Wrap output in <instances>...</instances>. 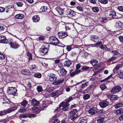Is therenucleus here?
I'll return each instance as SVG.
<instances>
[{
  "instance_id": "obj_1",
  "label": "nucleus",
  "mask_w": 123,
  "mask_h": 123,
  "mask_svg": "<svg viewBox=\"0 0 123 123\" xmlns=\"http://www.w3.org/2000/svg\"><path fill=\"white\" fill-rule=\"evenodd\" d=\"M49 45L48 44L44 43L42 47L40 49L41 54L42 55L46 54L48 52Z\"/></svg>"
},
{
  "instance_id": "obj_2",
  "label": "nucleus",
  "mask_w": 123,
  "mask_h": 123,
  "mask_svg": "<svg viewBox=\"0 0 123 123\" xmlns=\"http://www.w3.org/2000/svg\"><path fill=\"white\" fill-rule=\"evenodd\" d=\"M17 90L14 87H9L7 90V92L9 94H11L14 96H17Z\"/></svg>"
},
{
  "instance_id": "obj_3",
  "label": "nucleus",
  "mask_w": 123,
  "mask_h": 123,
  "mask_svg": "<svg viewBox=\"0 0 123 123\" xmlns=\"http://www.w3.org/2000/svg\"><path fill=\"white\" fill-rule=\"evenodd\" d=\"M50 42L53 45H56L58 44L60 42L57 38L56 37L52 36L50 38Z\"/></svg>"
},
{
  "instance_id": "obj_4",
  "label": "nucleus",
  "mask_w": 123,
  "mask_h": 123,
  "mask_svg": "<svg viewBox=\"0 0 123 123\" xmlns=\"http://www.w3.org/2000/svg\"><path fill=\"white\" fill-rule=\"evenodd\" d=\"M62 107H63L62 110L66 111L68 110L69 107V104L68 103L62 102L59 105V108Z\"/></svg>"
},
{
  "instance_id": "obj_5",
  "label": "nucleus",
  "mask_w": 123,
  "mask_h": 123,
  "mask_svg": "<svg viewBox=\"0 0 123 123\" xmlns=\"http://www.w3.org/2000/svg\"><path fill=\"white\" fill-rule=\"evenodd\" d=\"M59 37L60 38H65L68 35L67 32L65 31H61L59 32L58 33Z\"/></svg>"
},
{
  "instance_id": "obj_6",
  "label": "nucleus",
  "mask_w": 123,
  "mask_h": 123,
  "mask_svg": "<svg viewBox=\"0 0 123 123\" xmlns=\"http://www.w3.org/2000/svg\"><path fill=\"white\" fill-rule=\"evenodd\" d=\"M0 42L6 43H10L9 41L6 39L5 36L2 35L0 36Z\"/></svg>"
},
{
  "instance_id": "obj_7",
  "label": "nucleus",
  "mask_w": 123,
  "mask_h": 123,
  "mask_svg": "<svg viewBox=\"0 0 123 123\" xmlns=\"http://www.w3.org/2000/svg\"><path fill=\"white\" fill-rule=\"evenodd\" d=\"M122 89V88L120 86H116L112 88L111 90V92L116 93L120 91Z\"/></svg>"
},
{
  "instance_id": "obj_8",
  "label": "nucleus",
  "mask_w": 123,
  "mask_h": 123,
  "mask_svg": "<svg viewBox=\"0 0 123 123\" xmlns=\"http://www.w3.org/2000/svg\"><path fill=\"white\" fill-rule=\"evenodd\" d=\"M67 14L69 16L73 17L76 15V12L70 9H67L66 11Z\"/></svg>"
},
{
  "instance_id": "obj_9",
  "label": "nucleus",
  "mask_w": 123,
  "mask_h": 123,
  "mask_svg": "<svg viewBox=\"0 0 123 123\" xmlns=\"http://www.w3.org/2000/svg\"><path fill=\"white\" fill-rule=\"evenodd\" d=\"M109 103L108 101L106 100H105L99 103V105L101 107L103 108L108 105Z\"/></svg>"
},
{
  "instance_id": "obj_10",
  "label": "nucleus",
  "mask_w": 123,
  "mask_h": 123,
  "mask_svg": "<svg viewBox=\"0 0 123 123\" xmlns=\"http://www.w3.org/2000/svg\"><path fill=\"white\" fill-rule=\"evenodd\" d=\"M55 10L60 15H63L64 12V9H62L60 7H58L55 8Z\"/></svg>"
},
{
  "instance_id": "obj_11",
  "label": "nucleus",
  "mask_w": 123,
  "mask_h": 123,
  "mask_svg": "<svg viewBox=\"0 0 123 123\" xmlns=\"http://www.w3.org/2000/svg\"><path fill=\"white\" fill-rule=\"evenodd\" d=\"M98 111L97 109L95 107L91 108L88 111L89 114L93 115L96 113Z\"/></svg>"
},
{
  "instance_id": "obj_12",
  "label": "nucleus",
  "mask_w": 123,
  "mask_h": 123,
  "mask_svg": "<svg viewBox=\"0 0 123 123\" xmlns=\"http://www.w3.org/2000/svg\"><path fill=\"white\" fill-rule=\"evenodd\" d=\"M109 14L110 18H117L116 12L113 11H109Z\"/></svg>"
},
{
  "instance_id": "obj_13",
  "label": "nucleus",
  "mask_w": 123,
  "mask_h": 123,
  "mask_svg": "<svg viewBox=\"0 0 123 123\" xmlns=\"http://www.w3.org/2000/svg\"><path fill=\"white\" fill-rule=\"evenodd\" d=\"M10 43L11 47L14 49H16L18 48L20 46V45L18 43Z\"/></svg>"
},
{
  "instance_id": "obj_14",
  "label": "nucleus",
  "mask_w": 123,
  "mask_h": 123,
  "mask_svg": "<svg viewBox=\"0 0 123 123\" xmlns=\"http://www.w3.org/2000/svg\"><path fill=\"white\" fill-rule=\"evenodd\" d=\"M57 79L56 75L53 74H50L49 76V80L51 81H55Z\"/></svg>"
},
{
  "instance_id": "obj_15",
  "label": "nucleus",
  "mask_w": 123,
  "mask_h": 123,
  "mask_svg": "<svg viewBox=\"0 0 123 123\" xmlns=\"http://www.w3.org/2000/svg\"><path fill=\"white\" fill-rule=\"evenodd\" d=\"M91 40L94 42L98 41L99 40V37L96 35H92L91 36Z\"/></svg>"
},
{
  "instance_id": "obj_16",
  "label": "nucleus",
  "mask_w": 123,
  "mask_h": 123,
  "mask_svg": "<svg viewBox=\"0 0 123 123\" xmlns=\"http://www.w3.org/2000/svg\"><path fill=\"white\" fill-rule=\"evenodd\" d=\"M64 80V79H62L56 81H55L52 83V84L54 85H57L61 84L63 82Z\"/></svg>"
},
{
  "instance_id": "obj_17",
  "label": "nucleus",
  "mask_w": 123,
  "mask_h": 123,
  "mask_svg": "<svg viewBox=\"0 0 123 123\" xmlns=\"http://www.w3.org/2000/svg\"><path fill=\"white\" fill-rule=\"evenodd\" d=\"M78 47L77 46L75 45L72 44L70 45L67 46L66 49L68 51H69L72 49Z\"/></svg>"
},
{
  "instance_id": "obj_18",
  "label": "nucleus",
  "mask_w": 123,
  "mask_h": 123,
  "mask_svg": "<svg viewBox=\"0 0 123 123\" xmlns=\"http://www.w3.org/2000/svg\"><path fill=\"white\" fill-rule=\"evenodd\" d=\"M123 24L119 21H118L116 23L115 26L116 28L120 29L123 27Z\"/></svg>"
},
{
  "instance_id": "obj_19",
  "label": "nucleus",
  "mask_w": 123,
  "mask_h": 123,
  "mask_svg": "<svg viewBox=\"0 0 123 123\" xmlns=\"http://www.w3.org/2000/svg\"><path fill=\"white\" fill-rule=\"evenodd\" d=\"M67 73V71L65 69L62 68L59 71V74L60 75H64Z\"/></svg>"
},
{
  "instance_id": "obj_20",
  "label": "nucleus",
  "mask_w": 123,
  "mask_h": 123,
  "mask_svg": "<svg viewBox=\"0 0 123 123\" xmlns=\"http://www.w3.org/2000/svg\"><path fill=\"white\" fill-rule=\"evenodd\" d=\"M24 17V15L22 13H19L16 15L15 17L17 19H23Z\"/></svg>"
},
{
  "instance_id": "obj_21",
  "label": "nucleus",
  "mask_w": 123,
  "mask_h": 123,
  "mask_svg": "<svg viewBox=\"0 0 123 123\" xmlns=\"http://www.w3.org/2000/svg\"><path fill=\"white\" fill-rule=\"evenodd\" d=\"M32 20L34 22H38L40 20V18L38 15L34 16L32 18Z\"/></svg>"
},
{
  "instance_id": "obj_22",
  "label": "nucleus",
  "mask_w": 123,
  "mask_h": 123,
  "mask_svg": "<svg viewBox=\"0 0 123 123\" xmlns=\"http://www.w3.org/2000/svg\"><path fill=\"white\" fill-rule=\"evenodd\" d=\"M78 110L76 109H75L73 110H71L69 112V115H77V112Z\"/></svg>"
},
{
  "instance_id": "obj_23",
  "label": "nucleus",
  "mask_w": 123,
  "mask_h": 123,
  "mask_svg": "<svg viewBox=\"0 0 123 123\" xmlns=\"http://www.w3.org/2000/svg\"><path fill=\"white\" fill-rule=\"evenodd\" d=\"M105 116H101L99 117V119L97 120L98 123H103L104 122Z\"/></svg>"
},
{
  "instance_id": "obj_24",
  "label": "nucleus",
  "mask_w": 123,
  "mask_h": 123,
  "mask_svg": "<svg viewBox=\"0 0 123 123\" xmlns=\"http://www.w3.org/2000/svg\"><path fill=\"white\" fill-rule=\"evenodd\" d=\"M117 76L121 79H123V71L120 70L117 72Z\"/></svg>"
},
{
  "instance_id": "obj_25",
  "label": "nucleus",
  "mask_w": 123,
  "mask_h": 123,
  "mask_svg": "<svg viewBox=\"0 0 123 123\" xmlns=\"http://www.w3.org/2000/svg\"><path fill=\"white\" fill-rule=\"evenodd\" d=\"M21 73L25 75H29L30 72L27 69L21 71Z\"/></svg>"
},
{
  "instance_id": "obj_26",
  "label": "nucleus",
  "mask_w": 123,
  "mask_h": 123,
  "mask_svg": "<svg viewBox=\"0 0 123 123\" xmlns=\"http://www.w3.org/2000/svg\"><path fill=\"white\" fill-rule=\"evenodd\" d=\"M71 64V62L68 60L66 61L64 63V66L67 67H69Z\"/></svg>"
},
{
  "instance_id": "obj_27",
  "label": "nucleus",
  "mask_w": 123,
  "mask_h": 123,
  "mask_svg": "<svg viewBox=\"0 0 123 123\" xmlns=\"http://www.w3.org/2000/svg\"><path fill=\"white\" fill-rule=\"evenodd\" d=\"M57 116L56 115H55L52 118V120H53V123H60V121L57 119H56Z\"/></svg>"
},
{
  "instance_id": "obj_28",
  "label": "nucleus",
  "mask_w": 123,
  "mask_h": 123,
  "mask_svg": "<svg viewBox=\"0 0 123 123\" xmlns=\"http://www.w3.org/2000/svg\"><path fill=\"white\" fill-rule=\"evenodd\" d=\"M31 104L32 105H38L39 104V102L35 98H34L32 100Z\"/></svg>"
},
{
  "instance_id": "obj_29",
  "label": "nucleus",
  "mask_w": 123,
  "mask_h": 123,
  "mask_svg": "<svg viewBox=\"0 0 123 123\" xmlns=\"http://www.w3.org/2000/svg\"><path fill=\"white\" fill-rule=\"evenodd\" d=\"M89 81L85 82V83L82 84L80 86V88L82 89H84L86 87L88 86Z\"/></svg>"
},
{
  "instance_id": "obj_30",
  "label": "nucleus",
  "mask_w": 123,
  "mask_h": 123,
  "mask_svg": "<svg viewBox=\"0 0 123 123\" xmlns=\"http://www.w3.org/2000/svg\"><path fill=\"white\" fill-rule=\"evenodd\" d=\"M116 113L117 114H123V109L121 108L117 110L116 111Z\"/></svg>"
},
{
  "instance_id": "obj_31",
  "label": "nucleus",
  "mask_w": 123,
  "mask_h": 123,
  "mask_svg": "<svg viewBox=\"0 0 123 123\" xmlns=\"http://www.w3.org/2000/svg\"><path fill=\"white\" fill-rule=\"evenodd\" d=\"M118 98L119 97H117V95H113L111 98V100L115 102L116 100H118Z\"/></svg>"
},
{
  "instance_id": "obj_32",
  "label": "nucleus",
  "mask_w": 123,
  "mask_h": 123,
  "mask_svg": "<svg viewBox=\"0 0 123 123\" xmlns=\"http://www.w3.org/2000/svg\"><path fill=\"white\" fill-rule=\"evenodd\" d=\"M98 61L96 60L93 59L91 62L90 63L93 66H95L98 64Z\"/></svg>"
},
{
  "instance_id": "obj_33",
  "label": "nucleus",
  "mask_w": 123,
  "mask_h": 123,
  "mask_svg": "<svg viewBox=\"0 0 123 123\" xmlns=\"http://www.w3.org/2000/svg\"><path fill=\"white\" fill-rule=\"evenodd\" d=\"M100 48L103 50H109V49L107 48L106 45H102L100 47Z\"/></svg>"
},
{
  "instance_id": "obj_34",
  "label": "nucleus",
  "mask_w": 123,
  "mask_h": 123,
  "mask_svg": "<svg viewBox=\"0 0 123 123\" xmlns=\"http://www.w3.org/2000/svg\"><path fill=\"white\" fill-rule=\"evenodd\" d=\"M123 105V103L122 102H121L115 105L114 106V107L116 109H117L119 108Z\"/></svg>"
},
{
  "instance_id": "obj_35",
  "label": "nucleus",
  "mask_w": 123,
  "mask_h": 123,
  "mask_svg": "<svg viewBox=\"0 0 123 123\" xmlns=\"http://www.w3.org/2000/svg\"><path fill=\"white\" fill-rule=\"evenodd\" d=\"M90 97V95L89 94H86L84 95L83 98L84 99L86 100L89 99Z\"/></svg>"
},
{
  "instance_id": "obj_36",
  "label": "nucleus",
  "mask_w": 123,
  "mask_h": 123,
  "mask_svg": "<svg viewBox=\"0 0 123 123\" xmlns=\"http://www.w3.org/2000/svg\"><path fill=\"white\" fill-rule=\"evenodd\" d=\"M92 9L94 12H97L99 11V9L98 8L96 7H93L92 8Z\"/></svg>"
},
{
  "instance_id": "obj_37",
  "label": "nucleus",
  "mask_w": 123,
  "mask_h": 123,
  "mask_svg": "<svg viewBox=\"0 0 123 123\" xmlns=\"http://www.w3.org/2000/svg\"><path fill=\"white\" fill-rule=\"evenodd\" d=\"M31 110L34 113H37L38 112V109L36 107H33L31 108Z\"/></svg>"
},
{
  "instance_id": "obj_38",
  "label": "nucleus",
  "mask_w": 123,
  "mask_h": 123,
  "mask_svg": "<svg viewBox=\"0 0 123 123\" xmlns=\"http://www.w3.org/2000/svg\"><path fill=\"white\" fill-rule=\"evenodd\" d=\"M42 75L40 73H37L35 74L34 75V76L35 77L38 78H40L41 77Z\"/></svg>"
},
{
  "instance_id": "obj_39",
  "label": "nucleus",
  "mask_w": 123,
  "mask_h": 123,
  "mask_svg": "<svg viewBox=\"0 0 123 123\" xmlns=\"http://www.w3.org/2000/svg\"><path fill=\"white\" fill-rule=\"evenodd\" d=\"M48 9L47 7L45 6H43L41 7L40 9L42 12H44L46 11Z\"/></svg>"
},
{
  "instance_id": "obj_40",
  "label": "nucleus",
  "mask_w": 123,
  "mask_h": 123,
  "mask_svg": "<svg viewBox=\"0 0 123 123\" xmlns=\"http://www.w3.org/2000/svg\"><path fill=\"white\" fill-rule=\"evenodd\" d=\"M27 108L26 107H23L21 108L19 110V111L20 113L24 112L27 109Z\"/></svg>"
},
{
  "instance_id": "obj_41",
  "label": "nucleus",
  "mask_w": 123,
  "mask_h": 123,
  "mask_svg": "<svg viewBox=\"0 0 123 123\" xmlns=\"http://www.w3.org/2000/svg\"><path fill=\"white\" fill-rule=\"evenodd\" d=\"M5 115L6 114L9 113H10L12 112V109H11V108H10L6 110H4Z\"/></svg>"
},
{
  "instance_id": "obj_42",
  "label": "nucleus",
  "mask_w": 123,
  "mask_h": 123,
  "mask_svg": "<svg viewBox=\"0 0 123 123\" xmlns=\"http://www.w3.org/2000/svg\"><path fill=\"white\" fill-rule=\"evenodd\" d=\"M71 116L70 117V118L71 120L73 121L75 119L78 117L77 115H70Z\"/></svg>"
},
{
  "instance_id": "obj_43",
  "label": "nucleus",
  "mask_w": 123,
  "mask_h": 123,
  "mask_svg": "<svg viewBox=\"0 0 123 123\" xmlns=\"http://www.w3.org/2000/svg\"><path fill=\"white\" fill-rule=\"evenodd\" d=\"M98 1L102 4H105L108 3V0H98Z\"/></svg>"
},
{
  "instance_id": "obj_44",
  "label": "nucleus",
  "mask_w": 123,
  "mask_h": 123,
  "mask_svg": "<svg viewBox=\"0 0 123 123\" xmlns=\"http://www.w3.org/2000/svg\"><path fill=\"white\" fill-rule=\"evenodd\" d=\"M100 87L101 90H103L106 89L107 87L105 84H102L100 86Z\"/></svg>"
},
{
  "instance_id": "obj_45",
  "label": "nucleus",
  "mask_w": 123,
  "mask_h": 123,
  "mask_svg": "<svg viewBox=\"0 0 123 123\" xmlns=\"http://www.w3.org/2000/svg\"><path fill=\"white\" fill-rule=\"evenodd\" d=\"M58 92V90H56L54 91L53 92H52L50 94L52 95H53V97L55 96H57V93Z\"/></svg>"
},
{
  "instance_id": "obj_46",
  "label": "nucleus",
  "mask_w": 123,
  "mask_h": 123,
  "mask_svg": "<svg viewBox=\"0 0 123 123\" xmlns=\"http://www.w3.org/2000/svg\"><path fill=\"white\" fill-rule=\"evenodd\" d=\"M27 55L28 57L29 60L30 61L32 60V54L30 52H28L27 54Z\"/></svg>"
},
{
  "instance_id": "obj_47",
  "label": "nucleus",
  "mask_w": 123,
  "mask_h": 123,
  "mask_svg": "<svg viewBox=\"0 0 123 123\" xmlns=\"http://www.w3.org/2000/svg\"><path fill=\"white\" fill-rule=\"evenodd\" d=\"M89 55L88 53L85 52L82 55V56L84 58H88V55Z\"/></svg>"
},
{
  "instance_id": "obj_48",
  "label": "nucleus",
  "mask_w": 123,
  "mask_h": 123,
  "mask_svg": "<svg viewBox=\"0 0 123 123\" xmlns=\"http://www.w3.org/2000/svg\"><path fill=\"white\" fill-rule=\"evenodd\" d=\"M121 67V66L120 65L118 64L117 65L116 67L115 68L113 69V72L114 73L115 72V70H118L119 69L120 67Z\"/></svg>"
},
{
  "instance_id": "obj_49",
  "label": "nucleus",
  "mask_w": 123,
  "mask_h": 123,
  "mask_svg": "<svg viewBox=\"0 0 123 123\" xmlns=\"http://www.w3.org/2000/svg\"><path fill=\"white\" fill-rule=\"evenodd\" d=\"M73 98L72 96L69 97L68 99L66 100V103H68L73 99Z\"/></svg>"
},
{
  "instance_id": "obj_50",
  "label": "nucleus",
  "mask_w": 123,
  "mask_h": 123,
  "mask_svg": "<svg viewBox=\"0 0 123 123\" xmlns=\"http://www.w3.org/2000/svg\"><path fill=\"white\" fill-rule=\"evenodd\" d=\"M37 91L39 92H41L43 91L42 88L41 86H38L37 88Z\"/></svg>"
},
{
  "instance_id": "obj_51",
  "label": "nucleus",
  "mask_w": 123,
  "mask_h": 123,
  "mask_svg": "<svg viewBox=\"0 0 123 123\" xmlns=\"http://www.w3.org/2000/svg\"><path fill=\"white\" fill-rule=\"evenodd\" d=\"M76 8L78 10L82 12L83 11V9L82 7L78 6L76 7Z\"/></svg>"
},
{
  "instance_id": "obj_52",
  "label": "nucleus",
  "mask_w": 123,
  "mask_h": 123,
  "mask_svg": "<svg viewBox=\"0 0 123 123\" xmlns=\"http://www.w3.org/2000/svg\"><path fill=\"white\" fill-rule=\"evenodd\" d=\"M117 58L115 56H113L111 57L108 60V61L109 62L110 61H112L115 60Z\"/></svg>"
},
{
  "instance_id": "obj_53",
  "label": "nucleus",
  "mask_w": 123,
  "mask_h": 123,
  "mask_svg": "<svg viewBox=\"0 0 123 123\" xmlns=\"http://www.w3.org/2000/svg\"><path fill=\"white\" fill-rule=\"evenodd\" d=\"M87 120L86 119H82L80 120L79 123H87Z\"/></svg>"
},
{
  "instance_id": "obj_54",
  "label": "nucleus",
  "mask_w": 123,
  "mask_h": 123,
  "mask_svg": "<svg viewBox=\"0 0 123 123\" xmlns=\"http://www.w3.org/2000/svg\"><path fill=\"white\" fill-rule=\"evenodd\" d=\"M27 101L25 100H24L21 103V105L23 106H25L27 104Z\"/></svg>"
},
{
  "instance_id": "obj_55",
  "label": "nucleus",
  "mask_w": 123,
  "mask_h": 123,
  "mask_svg": "<svg viewBox=\"0 0 123 123\" xmlns=\"http://www.w3.org/2000/svg\"><path fill=\"white\" fill-rule=\"evenodd\" d=\"M30 68L31 70L33 71V70L36 69V67L35 65H33L30 66Z\"/></svg>"
},
{
  "instance_id": "obj_56",
  "label": "nucleus",
  "mask_w": 123,
  "mask_h": 123,
  "mask_svg": "<svg viewBox=\"0 0 123 123\" xmlns=\"http://www.w3.org/2000/svg\"><path fill=\"white\" fill-rule=\"evenodd\" d=\"M16 4L18 7H22L23 5V4L21 2H17Z\"/></svg>"
},
{
  "instance_id": "obj_57",
  "label": "nucleus",
  "mask_w": 123,
  "mask_h": 123,
  "mask_svg": "<svg viewBox=\"0 0 123 123\" xmlns=\"http://www.w3.org/2000/svg\"><path fill=\"white\" fill-rule=\"evenodd\" d=\"M5 56L4 55L0 53V59L3 60L5 59Z\"/></svg>"
},
{
  "instance_id": "obj_58",
  "label": "nucleus",
  "mask_w": 123,
  "mask_h": 123,
  "mask_svg": "<svg viewBox=\"0 0 123 123\" xmlns=\"http://www.w3.org/2000/svg\"><path fill=\"white\" fill-rule=\"evenodd\" d=\"M118 9L119 11L123 12V6H120L117 8Z\"/></svg>"
},
{
  "instance_id": "obj_59",
  "label": "nucleus",
  "mask_w": 123,
  "mask_h": 123,
  "mask_svg": "<svg viewBox=\"0 0 123 123\" xmlns=\"http://www.w3.org/2000/svg\"><path fill=\"white\" fill-rule=\"evenodd\" d=\"M113 96V95L110 93H108L106 95V96L107 98H110L111 100V98Z\"/></svg>"
},
{
  "instance_id": "obj_60",
  "label": "nucleus",
  "mask_w": 123,
  "mask_h": 123,
  "mask_svg": "<svg viewBox=\"0 0 123 123\" xmlns=\"http://www.w3.org/2000/svg\"><path fill=\"white\" fill-rule=\"evenodd\" d=\"M5 115L4 110L0 111V116H3Z\"/></svg>"
},
{
  "instance_id": "obj_61",
  "label": "nucleus",
  "mask_w": 123,
  "mask_h": 123,
  "mask_svg": "<svg viewBox=\"0 0 123 123\" xmlns=\"http://www.w3.org/2000/svg\"><path fill=\"white\" fill-rule=\"evenodd\" d=\"M26 115L24 114H21L19 116L20 119H21V118H26Z\"/></svg>"
},
{
  "instance_id": "obj_62",
  "label": "nucleus",
  "mask_w": 123,
  "mask_h": 123,
  "mask_svg": "<svg viewBox=\"0 0 123 123\" xmlns=\"http://www.w3.org/2000/svg\"><path fill=\"white\" fill-rule=\"evenodd\" d=\"M95 88V86L94 85H90L89 87L88 88L89 89H91L93 88L94 89Z\"/></svg>"
},
{
  "instance_id": "obj_63",
  "label": "nucleus",
  "mask_w": 123,
  "mask_h": 123,
  "mask_svg": "<svg viewBox=\"0 0 123 123\" xmlns=\"http://www.w3.org/2000/svg\"><path fill=\"white\" fill-rule=\"evenodd\" d=\"M14 7L13 6L11 5H9L6 6V8L7 9L10 10L11 9L13 8Z\"/></svg>"
},
{
  "instance_id": "obj_64",
  "label": "nucleus",
  "mask_w": 123,
  "mask_h": 123,
  "mask_svg": "<svg viewBox=\"0 0 123 123\" xmlns=\"http://www.w3.org/2000/svg\"><path fill=\"white\" fill-rule=\"evenodd\" d=\"M118 38L120 42L123 43V36H120Z\"/></svg>"
}]
</instances>
